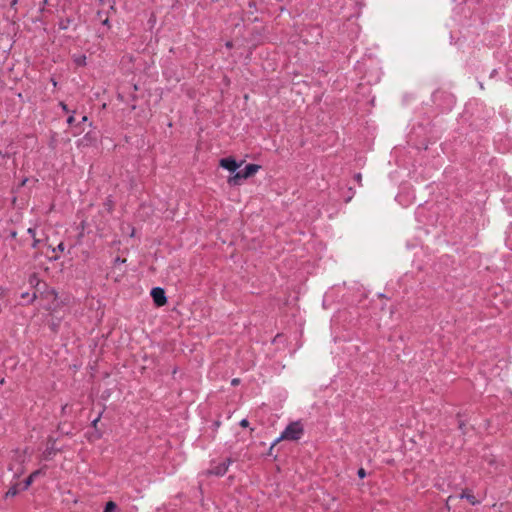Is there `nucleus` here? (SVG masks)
<instances>
[{
    "instance_id": "obj_19",
    "label": "nucleus",
    "mask_w": 512,
    "mask_h": 512,
    "mask_svg": "<svg viewBox=\"0 0 512 512\" xmlns=\"http://www.w3.org/2000/svg\"><path fill=\"white\" fill-rule=\"evenodd\" d=\"M27 232H28L32 237L36 236V231H35V229H34V228H29V229L27 230Z\"/></svg>"
},
{
    "instance_id": "obj_18",
    "label": "nucleus",
    "mask_w": 512,
    "mask_h": 512,
    "mask_svg": "<svg viewBox=\"0 0 512 512\" xmlns=\"http://www.w3.org/2000/svg\"><path fill=\"white\" fill-rule=\"evenodd\" d=\"M75 122V117L73 115L69 116L67 119V123L72 125Z\"/></svg>"
},
{
    "instance_id": "obj_15",
    "label": "nucleus",
    "mask_w": 512,
    "mask_h": 512,
    "mask_svg": "<svg viewBox=\"0 0 512 512\" xmlns=\"http://www.w3.org/2000/svg\"><path fill=\"white\" fill-rule=\"evenodd\" d=\"M240 426H241V427H243V428L248 427V426H249V422H248V420H247V419H242V420L240 421Z\"/></svg>"
},
{
    "instance_id": "obj_23",
    "label": "nucleus",
    "mask_w": 512,
    "mask_h": 512,
    "mask_svg": "<svg viewBox=\"0 0 512 512\" xmlns=\"http://www.w3.org/2000/svg\"><path fill=\"white\" fill-rule=\"evenodd\" d=\"M226 46H227L228 48H231V47H232V42H227V43H226Z\"/></svg>"
},
{
    "instance_id": "obj_16",
    "label": "nucleus",
    "mask_w": 512,
    "mask_h": 512,
    "mask_svg": "<svg viewBox=\"0 0 512 512\" xmlns=\"http://www.w3.org/2000/svg\"><path fill=\"white\" fill-rule=\"evenodd\" d=\"M40 243V240L36 238V236L33 237V244L32 247L36 248L38 244Z\"/></svg>"
},
{
    "instance_id": "obj_3",
    "label": "nucleus",
    "mask_w": 512,
    "mask_h": 512,
    "mask_svg": "<svg viewBox=\"0 0 512 512\" xmlns=\"http://www.w3.org/2000/svg\"><path fill=\"white\" fill-rule=\"evenodd\" d=\"M231 459L227 458L222 463H219L217 465H213L211 469L209 470L210 474L216 475V476H223L229 468V465L231 464Z\"/></svg>"
},
{
    "instance_id": "obj_1",
    "label": "nucleus",
    "mask_w": 512,
    "mask_h": 512,
    "mask_svg": "<svg viewBox=\"0 0 512 512\" xmlns=\"http://www.w3.org/2000/svg\"><path fill=\"white\" fill-rule=\"evenodd\" d=\"M302 435L303 427L300 422H292L285 428L276 442H279L280 440H299Z\"/></svg>"
},
{
    "instance_id": "obj_12",
    "label": "nucleus",
    "mask_w": 512,
    "mask_h": 512,
    "mask_svg": "<svg viewBox=\"0 0 512 512\" xmlns=\"http://www.w3.org/2000/svg\"><path fill=\"white\" fill-rule=\"evenodd\" d=\"M85 60H86V57L85 56H81V57L76 59V63L78 65H84L85 64Z\"/></svg>"
},
{
    "instance_id": "obj_22",
    "label": "nucleus",
    "mask_w": 512,
    "mask_h": 512,
    "mask_svg": "<svg viewBox=\"0 0 512 512\" xmlns=\"http://www.w3.org/2000/svg\"><path fill=\"white\" fill-rule=\"evenodd\" d=\"M452 500H453V497H452V496H449V497H448V499H447V502H446V506H447V508H448V509L450 508V507H449V504H450V502H451Z\"/></svg>"
},
{
    "instance_id": "obj_9",
    "label": "nucleus",
    "mask_w": 512,
    "mask_h": 512,
    "mask_svg": "<svg viewBox=\"0 0 512 512\" xmlns=\"http://www.w3.org/2000/svg\"><path fill=\"white\" fill-rule=\"evenodd\" d=\"M117 508V505L115 502L113 501H108L105 505V508H104V511L103 512H113L115 511V509Z\"/></svg>"
},
{
    "instance_id": "obj_24",
    "label": "nucleus",
    "mask_w": 512,
    "mask_h": 512,
    "mask_svg": "<svg viewBox=\"0 0 512 512\" xmlns=\"http://www.w3.org/2000/svg\"><path fill=\"white\" fill-rule=\"evenodd\" d=\"M98 421H99V418L95 419V420L93 421V425H94V426H96V424H97V422H98Z\"/></svg>"
},
{
    "instance_id": "obj_8",
    "label": "nucleus",
    "mask_w": 512,
    "mask_h": 512,
    "mask_svg": "<svg viewBox=\"0 0 512 512\" xmlns=\"http://www.w3.org/2000/svg\"><path fill=\"white\" fill-rule=\"evenodd\" d=\"M40 474V470H36L34 471L33 473H31L29 475V477L26 479L25 481V489L28 488L32 482L34 481V479Z\"/></svg>"
},
{
    "instance_id": "obj_11",
    "label": "nucleus",
    "mask_w": 512,
    "mask_h": 512,
    "mask_svg": "<svg viewBox=\"0 0 512 512\" xmlns=\"http://www.w3.org/2000/svg\"><path fill=\"white\" fill-rule=\"evenodd\" d=\"M64 250H65V245H64V243L61 242L58 244L57 248L54 249V252H56V251L63 252Z\"/></svg>"
},
{
    "instance_id": "obj_5",
    "label": "nucleus",
    "mask_w": 512,
    "mask_h": 512,
    "mask_svg": "<svg viewBox=\"0 0 512 512\" xmlns=\"http://www.w3.org/2000/svg\"><path fill=\"white\" fill-rule=\"evenodd\" d=\"M260 169L259 165L248 164L243 170L239 171L244 179L253 176Z\"/></svg>"
},
{
    "instance_id": "obj_26",
    "label": "nucleus",
    "mask_w": 512,
    "mask_h": 512,
    "mask_svg": "<svg viewBox=\"0 0 512 512\" xmlns=\"http://www.w3.org/2000/svg\"><path fill=\"white\" fill-rule=\"evenodd\" d=\"M11 236H12V237H16V232H13V233L11 234Z\"/></svg>"
},
{
    "instance_id": "obj_4",
    "label": "nucleus",
    "mask_w": 512,
    "mask_h": 512,
    "mask_svg": "<svg viewBox=\"0 0 512 512\" xmlns=\"http://www.w3.org/2000/svg\"><path fill=\"white\" fill-rule=\"evenodd\" d=\"M219 165L230 172H235L240 167V164L232 157L222 158Z\"/></svg>"
},
{
    "instance_id": "obj_13",
    "label": "nucleus",
    "mask_w": 512,
    "mask_h": 512,
    "mask_svg": "<svg viewBox=\"0 0 512 512\" xmlns=\"http://www.w3.org/2000/svg\"><path fill=\"white\" fill-rule=\"evenodd\" d=\"M358 476L360 478H364L366 476V472H365V469L364 468H360L357 472Z\"/></svg>"
},
{
    "instance_id": "obj_21",
    "label": "nucleus",
    "mask_w": 512,
    "mask_h": 512,
    "mask_svg": "<svg viewBox=\"0 0 512 512\" xmlns=\"http://www.w3.org/2000/svg\"><path fill=\"white\" fill-rule=\"evenodd\" d=\"M239 382H240V380H239L238 378H234V379L232 380L231 384H232L233 386H236V385H238V384H239Z\"/></svg>"
},
{
    "instance_id": "obj_2",
    "label": "nucleus",
    "mask_w": 512,
    "mask_h": 512,
    "mask_svg": "<svg viewBox=\"0 0 512 512\" xmlns=\"http://www.w3.org/2000/svg\"><path fill=\"white\" fill-rule=\"evenodd\" d=\"M151 297L158 307L165 305L167 302L165 291L160 287H155L151 290Z\"/></svg>"
},
{
    "instance_id": "obj_14",
    "label": "nucleus",
    "mask_w": 512,
    "mask_h": 512,
    "mask_svg": "<svg viewBox=\"0 0 512 512\" xmlns=\"http://www.w3.org/2000/svg\"><path fill=\"white\" fill-rule=\"evenodd\" d=\"M6 158H7V155L2 153V151H0V165H2L5 162Z\"/></svg>"
},
{
    "instance_id": "obj_20",
    "label": "nucleus",
    "mask_w": 512,
    "mask_h": 512,
    "mask_svg": "<svg viewBox=\"0 0 512 512\" xmlns=\"http://www.w3.org/2000/svg\"><path fill=\"white\" fill-rule=\"evenodd\" d=\"M126 260L125 259H121L120 257H117L115 259V264H118V263H124Z\"/></svg>"
},
{
    "instance_id": "obj_7",
    "label": "nucleus",
    "mask_w": 512,
    "mask_h": 512,
    "mask_svg": "<svg viewBox=\"0 0 512 512\" xmlns=\"http://www.w3.org/2000/svg\"><path fill=\"white\" fill-rule=\"evenodd\" d=\"M460 498L461 499H466L469 501L470 504L472 505H475L478 503V501L476 500L475 496L473 495L472 491L470 490H464L461 494H460Z\"/></svg>"
},
{
    "instance_id": "obj_10",
    "label": "nucleus",
    "mask_w": 512,
    "mask_h": 512,
    "mask_svg": "<svg viewBox=\"0 0 512 512\" xmlns=\"http://www.w3.org/2000/svg\"><path fill=\"white\" fill-rule=\"evenodd\" d=\"M17 493H18V490H17L16 486L11 487V488L6 492V497H14Z\"/></svg>"
},
{
    "instance_id": "obj_17",
    "label": "nucleus",
    "mask_w": 512,
    "mask_h": 512,
    "mask_svg": "<svg viewBox=\"0 0 512 512\" xmlns=\"http://www.w3.org/2000/svg\"><path fill=\"white\" fill-rule=\"evenodd\" d=\"M59 105L63 109V111L69 112V109H68L67 105L64 102H60Z\"/></svg>"
},
{
    "instance_id": "obj_6",
    "label": "nucleus",
    "mask_w": 512,
    "mask_h": 512,
    "mask_svg": "<svg viewBox=\"0 0 512 512\" xmlns=\"http://www.w3.org/2000/svg\"><path fill=\"white\" fill-rule=\"evenodd\" d=\"M244 180L243 176L241 175V173L238 171L236 172L234 175L230 176L228 178V183L230 185H233V186H237V185H240L242 183V181Z\"/></svg>"
},
{
    "instance_id": "obj_25",
    "label": "nucleus",
    "mask_w": 512,
    "mask_h": 512,
    "mask_svg": "<svg viewBox=\"0 0 512 512\" xmlns=\"http://www.w3.org/2000/svg\"><path fill=\"white\" fill-rule=\"evenodd\" d=\"M82 121H87V116H83Z\"/></svg>"
}]
</instances>
